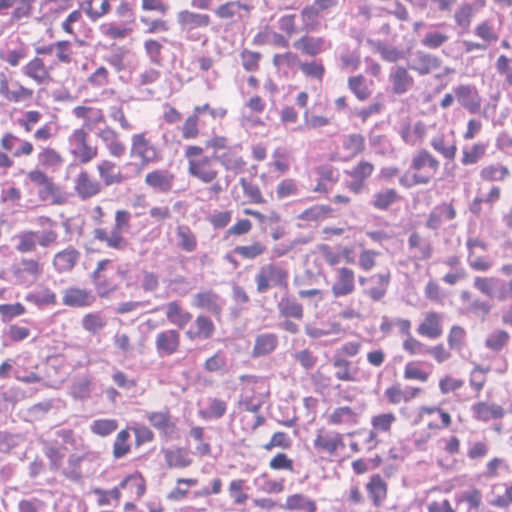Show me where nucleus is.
<instances>
[{
    "instance_id": "f257e3e1",
    "label": "nucleus",
    "mask_w": 512,
    "mask_h": 512,
    "mask_svg": "<svg viewBox=\"0 0 512 512\" xmlns=\"http://www.w3.org/2000/svg\"><path fill=\"white\" fill-rule=\"evenodd\" d=\"M184 156L188 164V174L204 184L214 182L218 177V170L213 158L203 155V148L197 145L187 146Z\"/></svg>"
},
{
    "instance_id": "f03ea898",
    "label": "nucleus",
    "mask_w": 512,
    "mask_h": 512,
    "mask_svg": "<svg viewBox=\"0 0 512 512\" xmlns=\"http://www.w3.org/2000/svg\"><path fill=\"white\" fill-rule=\"evenodd\" d=\"M131 214L127 210H117L115 213V224L111 231L104 228H95L93 237L95 240L105 243L108 248L122 251L128 246V241L123 233L130 229Z\"/></svg>"
},
{
    "instance_id": "7ed1b4c3",
    "label": "nucleus",
    "mask_w": 512,
    "mask_h": 512,
    "mask_svg": "<svg viewBox=\"0 0 512 512\" xmlns=\"http://www.w3.org/2000/svg\"><path fill=\"white\" fill-rule=\"evenodd\" d=\"M130 156L141 161L142 165L159 162L162 159L160 149L147 137V132L131 136Z\"/></svg>"
},
{
    "instance_id": "20e7f679",
    "label": "nucleus",
    "mask_w": 512,
    "mask_h": 512,
    "mask_svg": "<svg viewBox=\"0 0 512 512\" xmlns=\"http://www.w3.org/2000/svg\"><path fill=\"white\" fill-rule=\"evenodd\" d=\"M88 139V133L82 128L73 130L68 137L69 152L82 164L91 162L98 155V148L89 144Z\"/></svg>"
},
{
    "instance_id": "39448f33",
    "label": "nucleus",
    "mask_w": 512,
    "mask_h": 512,
    "mask_svg": "<svg viewBox=\"0 0 512 512\" xmlns=\"http://www.w3.org/2000/svg\"><path fill=\"white\" fill-rule=\"evenodd\" d=\"M288 273L280 266L267 264L260 268L255 276L257 291L265 293L270 287L284 286L287 283Z\"/></svg>"
},
{
    "instance_id": "423d86ee",
    "label": "nucleus",
    "mask_w": 512,
    "mask_h": 512,
    "mask_svg": "<svg viewBox=\"0 0 512 512\" xmlns=\"http://www.w3.org/2000/svg\"><path fill=\"white\" fill-rule=\"evenodd\" d=\"M11 271L18 284L30 286L42 275L43 268L34 259H22L19 264L12 266Z\"/></svg>"
},
{
    "instance_id": "0eeeda50",
    "label": "nucleus",
    "mask_w": 512,
    "mask_h": 512,
    "mask_svg": "<svg viewBox=\"0 0 512 512\" xmlns=\"http://www.w3.org/2000/svg\"><path fill=\"white\" fill-rule=\"evenodd\" d=\"M442 61L437 56L425 51L417 50L409 59V68L418 75L424 76L437 71Z\"/></svg>"
},
{
    "instance_id": "6e6552de",
    "label": "nucleus",
    "mask_w": 512,
    "mask_h": 512,
    "mask_svg": "<svg viewBox=\"0 0 512 512\" xmlns=\"http://www.w3.org/2000/svg\"><path fill=\"white\" fill-rule=\"evenodd\" d=\"M191 305L214 316H219L224 306V300L214 291L204 290L193 295Z\"/></svg>"
},
{
    "instance_id": "1a4fd4ad",
    "label": "nucleus",
    "mask_w": 512,
    "mask_h": 512,
    "mask_svg": "<svg viewBox=\"0 0 512 512\" xmlns=\"http://www.w3.org/2000/svg\"><path fill=\"white\" fill-rule=\"evenodd\" d=\"M355 290L354 271L347 267L337 268L335 270V279L331 287L334 297H343L353 293Z\"/></svg>"
},
{
    "instance_id": "9d476101",
    "label": "nucleus",
    "mask_w": 512,
    "mask_h": 512,
    "mask_svg": "<svg viewBox=\"0 0 512 512\" xmlns=\"http://www.w3.org/2000/svg\"><path fill=\"white\" fill-rule=\"evenodd\" d=\"M101 183L89 175L87 171H81L74 179V191L77 196L86 200L98 195L101 191Z\"/></svg>"
},
{
    "instance_id": "9b49d317",
    "label": "nucleus",
    "mask_w": 512,
    "mask_h": 512,
    "mask_svg": "<svg viewBox=\"0 0 512 512\" xmlns=\"http://www.w3.org/2000/svg\"><path fill=\"white\" fill-rule=\"evenodd\" d=\"M443 314L428 311L424 314V318L417 328V333L420 336L427 337L430 339H437L443 333L442 321Z\"/></svg>"
},
{
    "instance_id": "f8f14e48",
    "label": "nucleus",
    "mask_w": 512,
    "mask_h": 512,
    "mask_svg": "<svg viewBox=\"0 0 512 512\" xmlns=\"http://www.w3.org/2000/svg\"><path fill=\"white\" fill-rule=\"evenodd\" d=\"M0 95L9 102L19 103L31 99L33 90L24 87L19 82H14L10 87L6 76L1 75Z\"/></svg>"
},
{
    "instance_id": "ddd939ff",
    "label": "nucleus",
    "mask_w": 512,
    "mask_h": 512,
    "mask_svg": "<svg viewBox=\"0 0 512 512\" xmlns=\"http://www.w3.org/2000/svg\"><path fill=\"white\" fill-rule=\"evenodd\" d=\"M313 445L316 449L326 452L329 455H334L338 449L345 447L342 434L335 431L324 432L322 430L318 431Z\"/></svg>"
},
{
    "instance_id": "4468645a",
    "label": "nucleus",
    "mask_w": 512,
    "mask_h": 512,
    "mask_svg": "<svg viewBox=\"0 0 512 512\" xmlns=\"http://www.w3.org/2000/svg\"><path fill=\"white\" fill-rule=\"evenodd\" d=\"M146 418L159 433L166 438H173L176 433V425L171 420L169 411H147Z\"/></svg>"
},
{
    "instance_id": "2eb2a0df",
    "label": "nucleus",
    "mask_w": 512,
    "mask_h": 512,
    "mask_svg": "<svg viewBox=\"0 0 512 512\" xmlns=\"http://www.w3.org/2000/svg\"><path fill=\"white\" fill-rule=\"evenodd\" d=\"M293 46L303 54L315 57L331 48V42L323 37L302 36L294 41Z\"/></svg>"
},
{
    "instance_id": "dca6fc26",
    "label": "nucleus",
    "mask_w": 512,
    "mask_h": 512,
    "mask_svg": "<svg viewBox=\"0 0 512 512\" xmlns=\"http://www.w3.org/2000/svg\"><path fill=\"white\" fill-rule=\"evenodd\" d=\"M215 332V325L212 320L205 315H198L194 322L185 332L186 337L191 340L210 339Z\"/></svg>"
},
{
    "instance_id": "f3484780",
    "label": "nucleus",
    "mask_w": 512,
    "mask_h": 512,
    "mask_svg": "<svg viewBox=\"0 0 512 512\" xmlns=\"http://www.w3.org/2000/svg\"><path fill=\"white\" fill-rule=\"evenodd\" d=\"M97 137L103 142L112 157L120 158L125 154V144L119 139L118 132L110 126L99 129Z\"/></svg>"
},
{
    "instance_id": "a211bd4d",
    "label": "nucleus",
    "mask_w": 512,
    "mask_h": 512,
    "mask_svg": "<svg viewBox=\"0 0 512 512\" xmlns=\"http://www.w3.org/2000/svg\"><path fill=\"white\" fill-rule=\"evenodd\" d=\"M95 296L91 291L70 287L64 290L62 302L69 307H87L94 303Z\"/></svg>"
},
{
    "instance_id": "6ab92c4d",
    "label": "nucleus",
    "mask_w": 512,
    "mask_h": 512,
    "mask_svg": "<svg viewBox=\"0 0 512 512\" xmlns=\"http://www.w3.org/2000/svg\"><path fill=\"white\" fill-rule=\"evenodd\" d=\"M389 81L392 85L393 92L396 94H404L408 92L414 85V79L408 70L402 66H395L390 70Z\"/></svg>"
},
{
    "instance_id": "aec40b11",
    "label": "nucleus",
    "mask_w": 512,
    "mask_h": 512,
    "mask_svg": "<svg viewBox=\"0 0 512 512\" xmlns=\"http://www.w3.org/2000/svg\"><path fill=\"white\" fill-rule=\"evenodd\" d=\"M180 342V335L178 331L169 329L157 334L155 339V346L160 355L174 354Z\"/></svg>"
},
{
    "instance_id": "412c9836",
    "label": "nucleus",
    "mask_w": 512,
    "mask_h": 512,
    "mask_svg": "<svg viewBox=\"0 0 512 512\" xmlns=\"http://www.w3.org/2000/svg\"><path fill=\"white\" fill-rule=\"evenodd\" d=\"M254 9V6L248 0H234L228 1L214 10V14L220 19H232L235 16H239V10H243L246 14Z\"/></svg>"
},
{
    "instance_id": "4be33fe9",
    "label": "nucleus",
    "mask_w": 512,
    "mask_h": 512,
    "mask_svg": "<svg viewBox=\"0 0 512 512\" xmlns=\"http://www.w3.org/2000/svg\"><path fill=\"white\" fill-rule=\"evenodd\" d=\"M341 149L343 159L351 160L361 154L365 149V138L362 134L352 133L342 137Z\"/></svg>"
},
{
    "instance_id": "5701e85b",
    "label": "nucleus",
    "mask_w": 512,
    "mask_h": 512,
    "mask_svg": "<svg viewBox=\"0 0 512 512\" xmlns=\"http://www.w3.org/2000/svg\"><path fill=\"white\" fill-rule=\"evenodd\" d=\"M80 258V253L73 247H68L55 254L53 259L54 268L60 272H68L73 269Z\"/></svg>"
},
{
    "instance_id": "b1692460",
    "label": "nucleus",
    "mask_w": 512,
    "mask_h": 512,
    "mask_svg": "<svg viewBox=\"0 0 512 512\" xmlns=\"http://www.w3.org/2000/svg\"><path fill=\"white\" fill-rule=\"evenodd\" d=\"M177 21L183 29L192 30L207 27L210 24V17L207 14L182 10L177 13Z\"/></svg>"
},
{
    "instance_id": "393cba45",
    "label": "nucleus",
    "mask_w": 512,
    "mask_h": 512,
    "mask_svg": "<svg viewBox=\"0 0 512 512\" xmlns=\"http://www.w3.org/2000/svg\"><path fill=\"white\" fill-rule=\"evenodd\" d=\"M22 72L27 77L33 79L37 84H44L50 79V74L44 61L35 57L23 68Z\"/></svg>"
},
{
    "instance_id": "a878e982",
    "label": "nucleus",
    "mask_w": 512,
    "mask_h": 512,
    "mask_svg": "<svg viewBox=\"0 0 512 512\" xmlns=\"http://www.w3.org/2000/svg\"><path fill=\"white\" fill-rule=\"evenodd\" d=\"M145 184L160 192H168L173 185V176L164 170H154L145 176Z\"/></svg>"
},
{
    "instance_id": "bb28decb",
    "label": "nucleus",
    "mask_w": 512,
    "mask_h": 512,
    "mask_svg": "<svg viewBox=\"0 0 512 512\" xmlns=\"http://www.w3.org/2000/svg\"><path fill=\"white\" fill-rule=\"evenodd\" d=\"M164 308L168 321L180 329L192 319L191 313L185 311L177 301L167 303Z\"/></svg>"
},
{
    "instance_id": "cd10ccee",
    "label": "nucleus",
    "mask_w": 512,
    "mask_h": 512,
    "mask_svg": "<svg viewBox=\"0 0 512 512\" xmlns=\"http://www.w3.org/2000/svg\"><path fill=\"white\" fill-rule=\"evenodd\" d=\"M411 168L415 171H420L427 168V171L424 175H431L432 178L439 168V161L434 158L427 150H421L413 157Z\"/></svg>"
},
{
    "instance_id": "c85d7f7f",
    "label": "nucleus",
    "mask_w": 512,
    "mask_h": 512,
    "mask_svg": "<svg viewBox=\"0 0 512 512\" xmlns=\"http://www.w3.org/2000/svg\"><path fill=\"white\" fill-rule=\"evenodd\" d=\"M327 421L332 425L353 426L358 422V414L350 407H338L328 415Z\"/></svg>"
},
{
    "instance_id": "c756f323",
    "label": "nucleus",
    "mask_w": 512,
    "mask_h": 512,
    "mask_svg": "<svg viewBox=\"0 0 512 512\" xmlns=\"http://www.w3.org/2000/svg\"><path fill=\"white\" fill-rule=\"evenodd\" d=\"M116 164L109 160H103L97 165L99 176L106 186L120 184L125 180V176L120 172H115Z\"/></svg>"
},
{
    "instance_id": "7c9ffc66",
    "label": "nucleus",
    "mask_w": 512,
    "mask_h": 512,
    "mask_svg": "<svg viewBox=\"0 0 512 512\" xmlns=\"http://www.w3.org/2000/svg\"><path fill=\"white\" fill-rule=\"evenodd\" d=\"M420 388L406 387L401 389L399 385H394L385 390V396L392 404H399L401 402H409L420 393Z\"/></svg>"
},
{
    "instance_id": "2f4dec72",
    "label": "nucleus",
    "mask_w": 512,
    "mask_h": 512,
    "mask_svg": "<svg viewBox=\"0 0 512 512\" xmlns=\"http://www.w3.org/2000/svg\"><path fill=\"white\" fill-rule=\"evenodd\" d=\"M283 509L293 511L316 512V503L303 494H293L287 497Z\"/></svg>"
},
{
    "instance_id": "473e14b6",
    "label": "nucleus",
    "mask_w": 512,
    "mask_h": 512,
    "mask_svg": "<svg viewBox=\"0 0 512 512\" xmlns=\"http://www.w3.org/2000/svg\"><path fill=\"white\" fill-rule=\"evenodd\" d=\"M164 458L170 468H185L192 463L189 452L184 448L167 449Z\"/></svg>"
},
{
    "instance_id": "72a5a7b5",
    "label": "nucleus",
    "mask_w": 512,
    "mask_h": 512,
    "mask_svg": "<svg viewBox=\"0 0 512 512\" xmlns=\"http://www.w3.org/2000/svg\"><path fill=\"white\" fill-rule=\"evenodd\" d=\"M366 489L375 506H380L387 496V485L380 475H373Z\"/></svg>"
},
{
    "instance_id": "f704fd0d",
    "label": "nucleus",
    "mask_w": 512,
    "mask_h": 512,
    "mask_svg": "<svg viewBox=\"0 0 512 512\" xmlns=\"http://www.w3.org/2000/svg\"><path fill=\"white\" fill-rule=\"evenodd\" d=\"M277 346V337L274 334H261L255 339V344L252 350L253 357H260L270 354Z\"/></svg>"
},
{
    "instance_id": "c9c22d12",
    "label": "nucleus",
    "mask_w": 512,
    "mask_h": 512,
    "mask_svg": "<svg viewBox=\"0 0 512 512\" xmlns=\"http://www.w3.org/2000/svg\"><path fill=\"white\" fill-rule=\"evenodd\" d=\"M427 133V127L422 122H416L412 125H406L401 130L403 141L410 145H416L421 142Z\"/></svg>"
},
{
    "instance_id": "e433bc0d",
    "label": "nucleus",
    "mask_w": 512,
    "mask_h": 512,
    "mask_svg": "<svg viewBox=\"0 0 512 512\" xmlns=\"http://www.w3.org/2000/svg\"><path fill=\"white\" fill-rule=\"evenodd\" d=\"M482 293L490 298L498 299L500 301L507 298L506 285L502 280L494 278L482 279Z\"/></svg>"
},
{
    "instance_id": "4c0bfd02",
    "label": "nucleus",
    "mask_w": 512,
    "mask_h": 512,
    "mask_svg": "<svg viewBox=\"0 0 512 512\" xmlns=\"http://www.w3.org/2000/svg\"><path fill=\"white\" fill-rule=\"evenodd\" d=\"M215 159L226 169L230 171H242L246 162L232 149L215 156Z\"/></svg>"
},
{
    "instance_id": "58836bf2",
    "label": "nucleus",
    "mask_w": 512,
    "mask_h": 512,
    "mask_svg": "<svg viewBox=\"0 0 512 512\" xmlns=\"http://www.w3.org/2000/svg\"><path fill=\"white\" fill-rule=\"evenodd\" d=\"M122 489H127L131 496L136 500L140 499L145 493V481L137 474L129 475L120 482Z\"/></svg>"
},
{
    "instance_id": "ea45409f",
    "label": "nucleus",
    "mask_w": 512,
    "mask_h": 512,
    "mask_svg": "<svg viewBox=\"0 0 512 512\" xmlns=\"http://www.w3.org/2000/svg\"><path fill=\"white\" fill-rule=\"evenodd\" d=\"M279 313L285 317H293L296 319H302L303 307L295 299L282 298L277 305Z\"/></svg>"
},
{
    "instance_id": "a19ab883",
    "label": "nucleus",
    "mask_w": 512,
    "mask_h": 512,
    "mask_svg": "<svg viewBox=\"0 0 512 512\" xmlns=\"http://www.w3.org/2000/svg\"><path fill=\"white\" fill-rule=\"evenodd\" d=\"M348 88L360 101H365L371 95L366 79L362 75L350 77L348 79Z\"/></svg>"
},
{
    "instance_id": "79ce46f5",
    "label": "nucleus",
    "mask_w": 512,
    "mask_h": 512,
    "mask_svg": "<svg viewBox=\"0 0 512 512\" xmlns=\"http://www.w3.org/2000/svg\"><path fill=\"white\" fill-rule=\"evenodd\" d=\"M38 162L47 168H58L63 163L62 156L53 148H43L38 154Z\"/></svg>"
},
{
    "instance_id": "37998d69",
    "label": "nucleus",
    "mask_w": 512,
    "mask_h": 512,
    "mask_svg": "<svg viewBox=\"0 0 512 512\" xmlns=\"http://www.w3.org/2000/svg\"><path fill=\"white\" fill-rule=\"evenodd\" d=\"M176 234L178 238V245L182 250L192 252L196 249L197 241L189 227H177Z\"/></svg>"
},
{
    "instance_id": "c03bdc74",
    "label": "nucleus",
    "mask_w": 512,
    "mask_h": 512,
    "mask_svg": "<svg viewBox=\"0 0 512 512\" xmlns=\"http://www.w3.org/2000/svg\"><path fill=\"white\" fill-rule=\"evenodd\" d=\"M107 324V319L101 313H88L82 319V327L90 332L97 333Z\"/></svg>"
},
{
    "instance_id": "a18cd8bd",
    "label": "nucleus",
    "mask_w": 512,
    "mask_h": 512,
    "mask_svg": "<svg viewBox=\"0 0 512 512\" xmlns=\"http://www.w3.org/2000/svg\"><path fill=\"white\" fill-rule=\"evenodd\" d=\"M335 368V377L341 381H355L356 371L351 369L350 362L343 358H337L333 361Z\"/></svg>"
},
{
    "instance_id": "49530a36",
    "label": "nucleus",
    "mask_w": 512,
    "mask_h": 512,
    "mask_svg": "<svg viewBox=\"0 0 512 512\" xmlns=\"http://www.w3.org/2000/svg\"><path fill=\"white\" fill-rule=\"evenodd\" d=\"M145 54L149 61L155 65H162V49L163 45L155 39H147L143 44Z\"/></svg>"
},
{
    "instance_id": "de8ad7c7",
    "label": "nucleus",
    "mask_w": 512,
    "mask_h": 512,
    "mask_svg": "<svg viewBox=\"0 0 512 512\" xmlns=\"http://www.w3.org/2000/svg\"><path fill=\"white\" fill-rule=\"evenodd\" d=\"M266 251V246L260 241H255L250 245L236 246L233 250L235 254L244 259H255Z\"/></svg>"
},
{
    "instance_id": "09e8293b",
    "label": "nucleus",
    "mask_w": 512,
    "mask_h": 512,
    "mask_svg": "<svg viewBox=\"0 0 512 512\" xmlns=\"http://www.w3.org/2000/svg\"><path fill=\"white\" fill-rule=\"evenodd\" d=\"M117 428L118 423L114 419H97L90 424L91 432L102 437L112 434Z\"/></svg>"
},
{
    "instance_id": "8fccbe9b",
    "label": "nucleus",
    "mask_w": 512,
    "mask_h": 512,
    "mask_svg": "<svg viewBox=\"0 0 512 512\" xmlns=\"http://www.w3.org/2000/svg\"><path fill=\"white\" fill-rule=\"evenodd\" d=\"M431 146L445 158L453 159L457 148L453 143L446 140L444 135H436L431 140Z\"/></svg>"
},
{
    "instance_id": "3c124183",
    "label": "nucleus",
    "mask_w": 512,
    "mask_h": 512,
    "mask_svg": "<svg viewBox=\"0 0 512 512\" xmlns=\"http://www.w3.org/2000/svg\"><path fill=\"white\" fill-rule=\"evenodd\" d=\"M510 335L504 330H496L489 334L485 340V346L495 352H499L508 343Z\"/></svg>"
},
{
    "instance_id": "603ef678",
    "label": "nucleus",
    "mask_w": 512,
    "mask_h": 512,
    "mask_svg": "<svg viewBox=\"0 0 512 512\" xmlns=\"http://www.w3.org/2000/svg\"><path fill=\"white\" fill-rule=\"evenodd\" d=\"M37 232L36 231H25L16 236L18 241L16 249L21 253L32 252L36 249L37 244Z\"/></svg>"
},
{
    "instance_id": "864d4df0",
    "label": "nucleus",
    "mask_w": 512,
    "mask_h": 512,
    "mask_svg": "<svg viewBox=\"0 0 512 512\" xmlns=\"http://www.w3.org/2000/svg\"><path fill=\"white\" fill-rule=\"evenodd\" d=\"M320 13L318 12L317 8L312 3L309 6L304 7L301 10L300 16L303 22L304 29L307 32L315 30L317 24H318V17Z\"/></svg>"
},
{
    "instance_id": "5fc2aeb1",
    "label": "nucleus",
    "mask_w": 512,
    "mask_h": 512,
    "mask_svg": "<svg viewBox=\"0 0 512 512\" xmlns=\"http://www.w3.org/2000/svg\"><path fill=\"white\" fill-rule=\"evenodd\" d=\"M398 198L397 192L394 189H387L385 191L375 194L373 206L379 210H386Z\"/></svg>"
},
{
    "instance_id": "6e6d98bb",
    "label": "nucleus",
    "mask_w": 512,
    "mask_h": 512,
    "mask_svg": "<svg viewBox=\"0 0 512 512\" xmlns=\"http://www.w3.org/2000/svg\"><path fill=\"white\" fill-rule=\"evenodd\" d=\"M332 209L325 205H314L304 210L298 218L304 221H317L325 218Z\"/></svg>"
},
{
    "instance_id": "4d7b16f0",
    "label": "nucleus",
    "mask_w": 512,
    "mask_h": 512,
    "mask_svg": "<svg viewBox=\"0 0 512 512\" xmlns=\"http://www.w3.org/2000/svg\"><path fill=\"white\" fill-rule=\"evenodd\" d=\"M408 244L410 248L418 249V255L416 256L420 260H425L431 257L432 248L430 244L423 243L421 237L417 233H412L409 236Z\"/></svg>"
},
{
    "instance_id": "13d9d810",
    "label": "nucleus",
    "mask_w": 512,
    "mask_h": 512,
    "mask_svg": "<svg viewBox=\"0 0 512 512\" xmlns=\"http://www.w3.org/2000/svg\"><path fill=\"white\" fill-rule=\"evenodd\" d=\"M395 421L393 413H383L372 417L371 424L376 432H388Z\"/></svg>"
},
{
    "instance_id": "bf43d9fd",
    "label": "nucleus",
    "mask_w": 512,
    "mask_h": 512,
    "mask_svg": "<svg viewBox=\"0 0 512 512\" xmlns=\"http://www.w3.org/2000/svg\"><path fill=\"white\" fill-rule=\"evenodd\" d=\"M299 68L305 76L317 80H322L325 73L324 66L322 65V63L317 61L301 62L299 64Z\"/></svg>"
},
{
    "instance_id": "052dcab7",
    "label": "nucleus",
    "mask_w": 512,
    "mask_h": 512,
    "mask_svg": "<svg viewBox=\"0 0 512 512\" xmlns=\"http://www.w3.org/2000/svg\"><path fill=\"white\" fill-rule=\"evenodd\" d=\"M130 435L128 431L121 430L114 441L113 455L115 458H121L130 450L128 439Z\"/></svg>"
},
{
    "instance_id": "680f3d73",
    "label": "nucleus",
    "mask_w": 512,
    "mask_h": 512,
    "mask_svg": "<svg viewBox=\"0 0 512 512\" xmlns=\"http://www.w3.org/2000/svg\"><path fill=\"white\" fill-rule=\"evenodd\" d=\"M239 183L243 189L244 194L249 197L253 203H265V199L263 198L262 193L257 185L247 181L245 178H241Z\"/></svg>"
},
{
    "instance_id": "e2e57ef3",
    "label": "nucleus",
    "mask_w": 512,
    "mask_h": 512,
    "mask_svg": "<svg viewBox=\"0 0 512 512\" xmlns=\"http://www.w3.org/2000/svg\"><path fill=\"white\" fill-rule=\"evenodd\" d=\"M34 0H19L17 6L13 10L10 21L17 22L22 19H27L32 14V2Z\"/></svg>"
},
{
    "instance_id": "0e129e2a",
    "label": "nucleus",
    "mask_w": 512,
    "mask_h": 512,
    "mask_svg": "<svg viewBox=\"0 0 512 512\" xmlns=\"http://www.w3.org/2000/svg\"><path fill=\"white\" fill-rule=\"evenodd\" d=\"M241 63L246 71H256L259 67L261 54L259 52L244 49L241 54Z\"/></svg>"
},
{
    "instance_id": "69168bd1",
    "label": "nucleus",
    "mask_w": 512,
    "mask_h": 512,
    "mask_svg": "<svg viewBox=\"0 0 512 512\" xmlns=\"http://www.w3.org/2000/svg\"><path fill=\"white\" fill-rule=\"evenodd\" d=\"M297 194L298 186L296 181L293 179H284L277 185L276 195L278 199H284Z\"/></svg>"
},
{
    "instance_id": "338daca9",
    "label": "nucleus",
    "mask_w": 512,
    "mask_h": 512,
    "mask_svg": "<svg viewBox=\"0 0 512 512\" xmlns=\"http://www.w3.org/2000/svg\"><path fill=\"white\" fill-rule=\"evenodd\" d=\"M53 47L60 63L68 64L72 61V48L69 41H57L53 43Z\"/></svg>"
},
{
    "instance_id": "774afa93",
    "label": "nucleus",
    "mask_w": 512,
    "mask_h": 512,
    "mask_svg": "<svg viewBox=\"0 0 512 512\" xmlns=\"http://www.w3.org/2000/svg\"><path fill=\"white\" fill-rule=\"evenodd\" d=\"M449 39V36L442 32H428L423 39L421 44L429 49H436L444 44Z\"/></svg>"
}]
</instances>
